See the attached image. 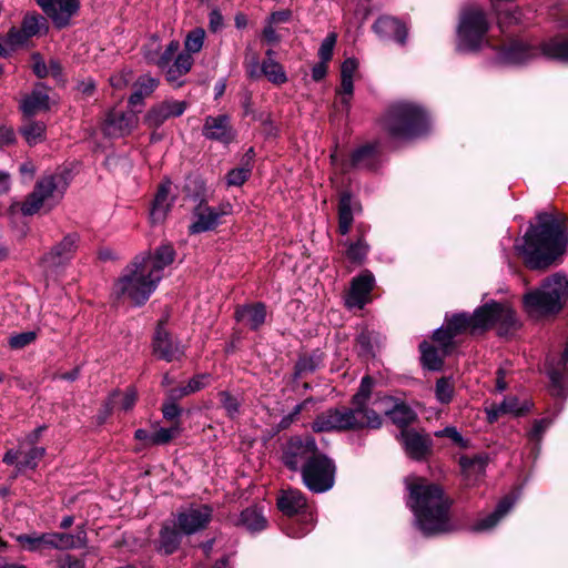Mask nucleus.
Segmentation results:
<instances>
[{
  "label": "nucleus",
  "instance_id": "obj_1",
  "mask_svg": "<svg viewBox=\"0 0 568 568\" xmlns=\"http://www.w3.org/2000/svg\"><path fill=\"white\" fill-rule=\"evenodd\" d=\"M175 258L172 245L163 244L153 252L140 254L128 264L113 285V295L134 306L143 305L164 277Z\"/></svg>",
  "mask_w": 568,
  "mask_h": 568
},
{
  "label": "nucleus",
  "instance_id": "obj_2",
  "mask_svg": "<svg viewBox=\"0 0 568 568\" xmlns=\"http://www.w3.org/2000/svg\"><path fill=\"white\" fill-rule=\"evenodd\" d=\"M538 225L530 226L516 250L530 270H546L565 254L568 236L565 232V217L552 213H539Z\"/></svg>",
  "mask_w": 568,
  "mask_h": 568
},
{
  "label": "nucleus",
  "instance_id": "obj_3",
  "mask_svg": "<svg viewBox=\"0 0 568 568\" xmlns=\"http://www.w3.org/2000/svg\"><path fill=\"white\" fill-rule=\"evenodd\" d=\"M373 389V379L369 376L362 378L358 392L353 397L354 408H331L320 414L312 424L316 433L357 430L365 427L378 428L382 419L375 409L366 407Z\"/></svg>",
  "mask_w": 568,
  "mask_h": 568
},
{
  "label": "nucleus",
  "instance_id": "obj_4",
  "mask_svg": "<svg viewBox=\"0 0 568 568\" xmlns=\"http://www.w3.org/2000/svg\"><path fill=\"white\" fill-rule=\"evenodd\" d=\"M516 316L514 311L505 304L491 302L477 308L473 315L459 313L453 315L446 322V328L455 336L465 332H476L497 326L499 334H507L516 327Z\"/></svg>",
  "mask_w": 568,
  "mask_h": 568
},
{
  "label": "nucleus",
  "instance_id": "obj_5",
  "mask_svg": "<svg viewBox=\"0 0 568 568\" xmlns=\"http://www.w3.org/2000/svg\"><path fill=\"white\" fill-rule=\"evenodd\" d=\"M427 113L413 102L390 105L379 120L382 131L393 140H408L422 134L427 128Z\"/></svg>",
  "mask_w": 568,
  "mask_h": 568
},
{
  "label": "nucleus",
  "instance_id": "obj_6",
  "mask_svg": "<svg viewBox=\"0 0 568 568\" xmlns=\"http://www.w3.org/2000/svg\"><path fill=\"white\" fill-rule=\"evenodd\" d=\"M568 296V280L562 273L545 278L540 287L524 295V304L529 313L556 314L564 307Z\"/></svg>",
  "mask_w": 568,
  "mask_h": 568
},
{
  "label": "nucleus",
  "instance_id": "obj_7",
  "mask_svg": "<svg viewBox=\"0 0 568 568\" xmlns=\"http://www.w3.org/2000/svg\"><path fill=\"white\" fill-rule=\"evenodd\" d=\"M69 183L64 172H53L42 175L33 191L19 204L23 215H33L41 209L50 211L62 199Z\"/></svg>",
  "mask_w": 568,
  "mask_h": 568
},
{
  "label": "nucleus",
  "instance_id": "obj_8",
  "mask_svg": "<svg viewBox=\"0 0 568 568\" xmlns=\"http://www.w3.org/2000/svg\"><path fill=\"white\" fill-rule=\"evenodd\" d=\"M408 507L424 534H437L449 529V499H410Z\"/></svg>",
  "mask_w": 568,
  "mask_h": 568
},
{
  "label": "nucleus",
  "instance_id": "obj_9",
  "mask_svg": "<svg viewBox=\"0 0 568 568\" xmlns=\"http://www.w3.org/2000/svg\"><path fill=\"white\" fill-rule=\"evenodd\" d=\"M487 31L488 22L483 10H465L458 28V48L465 51L479 49L485 42Z\"/></svg>",
  "mask_w": 568,
  "mask_h": 568
},
{
  "label": "nucleus",
  "instance_id": "obj_10",
  "mask_svg": "<svg viewBox=\"0 0 568 568\" xmlns=\"http://www.w3.org/2000/svg\"><path fill=\"white\" fill-rule=\"evenodd\" d=\"M335 464L326 455L321 454L313 458L303 468L302 477L306 487L314 494L329 490L335 483Z\"/></svg>",
  "mask_w": 568,
  "mask_h": 568
},
{
  "label": "nucleus",
  "instance_id": "obj_11",
  "mask_svg": "<svg viewBox=\"0 0 568 568\" xmlns=\"http://www.w3.org/2000/svg\"><path fill=\"white\" fill-rule=\"evenodd\" d=\"M17 542L27 551H43L45 549H71L80 545V538L71 534H21L14 537Z\"/></svg>",
  "mask_w": 568,
  "mask_h": 568
},
{
  "label": "nucleus",
  "instance_id": "obj_12",
  "mask_svg": "<svg viewBox=\"0 0 568 568\" xmlns=\"http://www.w3.org/2000/svg\"><path fill=\"white\" fill-rule=\"evenodd\" d=\"M320 455L313 437H293L283 453V463L292 470L301 469L303 471L306 464Z\"/></svg>",
  "mask_w": 568,
  "mask_h": 568
},
{
  "label": "nucleus",
  "instance_id": "obj_13",
  "mask_svg": "<svg viewBox=\"0 0 568 568\" xmlns=\"http://www.w3.org/2000/svg\"><path fill=\"white\" fill-rule=\"evenodd\" d=\"M78 248V237L67 235L55 244L40 261L45 277L57 275L59 270L68 264Z\"/></svg>",
  "mask_w": 568,
  "mask_h": 568
},
{
  "label": "nucleus",
  "instance_id": "obj_14",
  "mask_svg": "<svg viewBox=\"0 0 568 568\" xmlns=\"http://www.w3.org/2000/svg\"><path fill=\"white\" fill-rule=\"evenodd\" d=\"M232 211L233 206L229 202L212 207L201 201L193 210V222L189 226V232L199 234L214 230L220 224L221 217L230 215Z\"/></svg>",
  "mask_w": 568,
  "mask_h": 568
},
{
  "label": "nucleus",
  "instance_id": "obj_15",
  "mask_svg": "<svg viewBox=\"0 0 568 568\" xmlns=\"http://www.w3.org/2000/svg\"><path fill=\"white\" fill-rule=\"evenodd\" d=\"M45 449L33 444V439L20 442L17 449H9L3 456V463L14 465L18 473L34 469L43 458Z\"/></svg>",
  "mask_w": 568,
  "mask_h": 568
},
{
  "label": "nucleus",
  "instance_id": "obj_16",
  "mask_svg": "<svg viewBox=\"0 0 568 568\" xmlns=\"http://www.w3.org/2000/svg\"><path fill=\"white\" fill-rule=\"evenodd\" d=\"M212 511L207 505H191L176 514L175 526L185 535L195 534L207 527Z\"/></svg>",
  "mask_w": 568,
  "mask_h": 568
},
{
  "label": "nucleus",
  "instance_id": "obj_17",
  "mask_svg": "<svg viewBox=\"0 0 568 568\" xmlns=\"http://www.w3.org/2000/svg\"><path fill=\"white\" fill-rule=\"evenodd\" d=\"M36 2L59 29L68 27L80 9L79 0H36Z\"/></svg>",
  "mask_w": 568,
  "mask_h": 568
},
{
  "label": "nucleus",
  "instance_id": "obj_18",
  "mask_svg": "<svg viewBox=\"0 0 568 568\" xmlns=\"http://www.w3.org/2000/svg\"><path fill=\"white\" fill-rule=\"evenodd\" d=\"M139 123L138 114L132 111L111 110L103 122V131L108 136L120 138L130 134Z\"/></svg>",
  "mask_w": 568,
  "mask_h": 568
},
{
  "label": "nucleus",
  "instance_id": "obj_19",
  "mask_svg": "<svg viewBox=\"0 0 568 568\" xmlns=\"http://www.w3.org/2000/svg\"><path fill=\"white\" fill-rule=\"evenodd\" d=\"M186 106L185 101L165 100L148 111L144 123L149 128H159L169 119L182 115Z\"/></svg>",
  "mask_w": 568,
  "mask_h": 568
},
{
  "label": "nucleus",
  "instance_id": "obj_20",
  "mask_svg": "<svg viewBox=\"0 0 568 568\" xmlns=\"http://www.w3.org/2000/svg\"><path fill=\"white\" fill-rule=\"evenodd\" d=\"M375 278L369 271H364L358 276L354 277L351 285V291L346 298L348 307L363 308L369 302L371 292L374 287Z\"/></svg>",
  "mask_w": 568,
  "mask_h": 568
},
{
  "label": "nucleus",
  "instance_id": "obj_21",
  "mask_svg": "<svg viewBox=\"0 0 568 568\" xmlns=\"http://www.w3.org/2000/svg\"><path fill=\"white\" fill-rule=\"evenodd\" d=\"M154 352L166 362L179 361L184 355V347L162 327L159 326L154 336Z\"/></svg>",
  "mask_w": 568,
  "mask_h": 568
},
{
  "label": "nucleus",
  "instance_id": "obj_22",
  "mask_svg": "<svg viewBox=\"0 0 568 568\" xmlns=\"http://www.w3.org/2000/svg\"><path fill=\"white\" fill-rule=\"evenodd\" d=\"M175 196L172 195V183L170 180L163 181L158 189L151 210V220L154 223L162 222L174 202Z\"/></svg>",
  "mask_w": 568,
  "mask_h": 568
},
{
  "label": "nucleus",
  "instance_id": "obj_23",
  "mask_svg": "<svg viewBox=\"0 0 568 568\" xmlns=\"http://www.w3.org/2000/svg\"><path fill=\"white\" fill-rule=\"evenodd\" d=\"M373 28L382 39L394 40L399 43L405 42L407 36L406 27L393 17L378 18Z\"/></svg>",
  "mask_w": 568,
  "mask_h": 568
},
{
  "label": "nucleus",
  "instance_id": "obj_24",
  "mask_svg": "<svg viewBox=\"0 0 568 568\" xmlns=\"http://www.w3.org/2000/svg\"><path fill=\"white\" fill-rule=\"evenodd\" d=\"M203 134L207 139L230 142L233 139L232 128L227 115L207 116L203 126Z\"/></svg>",
  "mask_w": 568,
  "mask_h": 568
},
{
  "label": "nucleus",
  "instance_id": "obj_25",
  "mask_svg": "<svg viewBox=\"0 0 568 568\" xmlns=\"http://www.w3.org/2000/svg\"><path fill=\"white\" fill-rule=\"evenodd\" d=\"M20 109L27 116L49 110L48 90L43 85H37L30 94L22 99Z\"/></svg>",
  "mask_w": 568,
  "mask_h": 568
},
{
  "label": "nucleus",
  "instance_id": "obj_26",
  "mask_svg": "<svg viewBox=\"0 0 568 568\" xmlns=\"http://www.w3.org/2000/svg\"><path fill=\"white\" fill-rule=\"evenodd\" d=\"M379 160V150L377 143H367L356 149L351 156L347 165L356 169H375Z\"/></svg>",
  "mask_w": 568,
  "mask_h": 568
},
{
  "label": "nucleus",
  "instance_id": "obj_27",
  "mask_svg": "<svg viewBox=\"0 0 568 568\" xmlns=\"http://www.w3.org/2000/svg\"><path fill=\"white\" fill-rule=\"evenodd\" d=\"M266 317L265 306L261 303L239 306L235 311V318L248 326L251 329L261 327Z\"/></svg>",
  "mask_w": 568,
  "mask_h": 568
},
{
  "label": "nucleus",
  "instance_id": "obj_28",
  "mask_svg": "<svg viewBox=\"0 0 568 568\" xmlns=\"http://www.w3.org/2000/svg\"><path fill=\"white\" fill-rule=\"evenodd\" d=\"M405 485L409 493V497H443L442 488L423 477L415 475L407 476L405 478Z\"/></svg>",
  "mask_w": 568,
  "mask_h": 568
},
{
  "label": "nucleus",
  "instance_id": "obj_29",
  "mask_svg": "<svg viewBox=\"0 0 568 568\" xmlns=\"http://www.w3.org/2000/svg\"><path fill=\"white\" fill-rule=\"evenodd\" d=\"M536 55V50L523 42L514 41L503 48L500 60L507 64H521Z\"/></svg>",
  "mask_w": 568,
  "mask_h": 568
},
{
  "label": "nucleus",
  "instance_id": "obj_30",
  "mask_svg": "<svg viewBox=\"0 0 568 568\" xmlns=\"http://www.w3.org/2000/svg\"><path fill=\"white\" fill-rule=\"evenodd\" d=\"M404 445L408 455L422 459L430 452V439L416 432H403Z\"/></svg>",
  "mask_w": 568,
  "mask_h": 568
},
{
  "label": "nucleus",
  "instance_id": "obj_31",
  "mask_svg": "<svg viewBox=\"0 0 568 568\" xmlns=\"http://www.w3.org/2000/svg\"><path fill=\"white\" fill-rule=\"evenodd\" d=\"M487 464V454L464 455L459 458L462 473L469 480L481 476L485 473Z\"/></svg>",
  "mask_w": 568,
  "mask_h": 568
},
{
  "label": "nucleus",
  "instance_id": "obj_32",
  "mask_svg": "<svg viewBox=\"0 0 568 568\" xmlns=\"http://www.w3.org/2000/svg\"><path fill=\"white\" fill-rule=\"evenodd\" d=\"M237 526H243L246 530L251 532L261 531L266 528L267 519L256 507H250L244 509L237 520L234 521Z\"/></svg>",
  "mask_w": 568,
  "mask_h": 568
},
{
  "label": "nucleus",
  "instance_id": "obj_33",
  "mask_svg": "<svg viewBox=\"0 0 568 568\" xmlns=\"http://www.w3.org/2000/svg\"><path fill=\"white\" fill-rule=\"evenodd\" d=\"M514 503L510 499H504L497 508L484 518L478 519L474 526V531H486L494 528L498 521L513 508Z\"/></svg>",
  "mask_w": 568,
  "mask_h": 568
},
{
  "label": "nucleus",
  "instance_id": "obj_34",
  "mask_svg": "<svg viewBox=\"0 0 568 568\" xmlns=\"http://www.w3.org/2000/svg\"><path fill=\"white\" fill-rule=\"evenodd\" d=\"M174 525L164 526L160 532L159 539V550L165 555L173 554L180 546L183 534L180 529Z\"/></svg>",
  "mask_w": 568,
  "mask_h": 568
},
{
  "label": "nucleus",
  "instance_id": "obj_35",
  "mask_svg": "<svg viewBox=\"0 0 568 568\" xmlns=\"http://www.w3.org/2000/svg\"><path fill=\"white\" fill-rule=\"evenodd\" d=\"M158 85V79L152 78L148 74L140 77L134 84V92L131 94L129 99L130 105L135 106L136 104L142 103L143 99L145 97L151 95V93L156 89Z\"/></svg>",
  "mask_w": 568,
  "mask_h": 568
},
{
  "label": "nucleus",
  "instance_id": "obj_36",
  "mask_svg": "<svg viewBox=\"0 0 568 568\" xmlns=\"http://www.w3.org/2000/svg\"><path fill=\"white\" fill-rule=\"evenodd\" d=\"M353 220L352 196L349 193H344L338 203V231L342 235L349 232Z\"/></svg>",
  "mask_w": 568,
  "mask_h": 568
},
{
  "label": "nucleus",
  "instance_id": "obj_37",
  "mask_svg": "<svg viewBox=\"0 0 568 568\" xmlns=\"http://www.w3.org/2000/svg\"><path fill=\"white\" fill-rule=\"evenodd\" d=\"M422 353V362L425 367L430 371H439L443 367L444 357L447 354L442 352V348L437 349L427 342H423L419 345Z\"/></svg>",
  "mask_w": 568,
  "mask_h": 568
},
{
  "label": "nucleus",
  "instance_id": "obj_38",
  "mask_svg": "<svg viewBox=\"0 0 568 568\" xmlns=\"http://www.w3.org/2000/svg\"><path fill=\"white\" fill-rule=\"evenodd\" d=\"M542 53L548 58L568 62V38L557 37L544 43Z\"/></svg>",
  "mask_w": 568,
  "mask_h": 568
},
{
  "label": "nucleus",
  "instance_id": "obj_39",
  "mask_svg": "<svg viewBox=\"0 0 568 568\" xmlns=\"http://www.w3.org/2000/svg\"><path fill=\"white\" fill-rule=\"evenodd\" d=\"M21 28L30 38L48 31L47 20L38 13H27L22 20Z\"/></svg>",
  "mask_w": 568,
  "mask_h": 568
},
{
  "label": "nucleus",
  "instance_id": "obj_40",
  "mask_svg": "<svg viewBox=\"0 0 568 568\" xmlns=\"http://www.w3.org/2000/svg\"><path fill=\"white\" fill-rule=\"evenodd\" d=\"M261 73L274 84H283L287 81L283 67L274 59H265L261 67Z\"/></svg>",
  "mask_w": 568,
  "mask_h": 568
},
{
  "label": "nucleus",
  "instance_id": "obj_41",
  "mask_svg": "<svg viewBox=\"0 0 568 568\" xmlns=\"http://www.w3.org/2000/svg\"><path fill=\"white\" fill-rule=\"evenodd\" d=\"M44 132V123L37 121H29L21 128V134L30 145H36L43 141Z\"/></svg>",
  "mask_w": 568,
  "mask_h": 568
},
{
  "label": "nucleus",
  "instance_id": "obj_42",
  "mask_svg": "<svg viewBox=\"0 0 568 568\" xmlns=\"http://www.w3.org/2000/svg\"><path fill=\"white\" fill-rule=\"evenodd\" d=\"M389 417L393 423L403 427L409 425L415 419L416 415L408 405L397 400Z\"/></svg>",
  "mask_w": 568,
  "mask_h": 568
},
{
  "label": "nucleus",
  "instance_id": "obj_43",
  "mask_svg": "<svg viewBox=\"0 0 568 568\" xmlns=\"http://www.w3.org/2000/svg\"><path fill=\"white\" fill-rule=\"evenodd\" d=\"M547 373L551 383V394L556 397H565L567 395L565 373L552 368L550 364H547Z\"/></svg>",
  "mask_w": 568,
  "mask_h": 568
},
{
  "label": "nucleus",
  "instance_id": "obj_44",
  "mask_svg": "<svg viewBox=\"0 0 568 568\" xmlns=\"http://www.w3.org/2000/svg\"><path fill=\"white\" fill-rule=\"evenodd\" d=\"M205 39V31L202 28L191 30L184 40L185 52L193 54L202 50Z\"/></svg>",
  "mask_w": 568,
  "mask_h": 568
},
{
  "label": "nucleus",
  "instance_id": "obj_45",
  "mask_svg": "<svg viewBox=\"0 0 568 568\" xmlns=\"http://www.w3.org/2000/svg\"><path fill=\"white\" fill-rule=\"evenodd\" d=\"M436 399L442 404H448L454 397V383L448 377H440L435 386Z\"/></svg>",
  "mask_w": 568,
  "mask_h": 568
},
{
  "label": "nucleus",
  "instance_id": "obj_46",
  "mask_svg": "<svg viewBox=\"0 0 568 568\" xmlns=\"http://www.w3.org/2000/svg\"><path fill=\"white\" fill-rule=\"evenodd\" d=\"M322 364V356L320 354L305 355L300 357L295 365L297 376L306 373L314 372Z\"/></svg>",
  "mask_w": 568,
  "mask_h": 568
},
{
  "label": "nucleus",
  "instance_id": "obj_47",
  "mask_svg": "<svg viewBox=\"0 0 568 568\" xmlns=\"http://www.w3.org/2000/svg\"><path fill=\"white\" fill-rule=\"evenodd\" d=\"M368 252V245L363 239H358L355 243H348L346 256L355 263H362Z\"/></svg>",
  "mask_w": 568,
  "mask_h": 568
},
{
  "label": "nucleus",
  "instance_id": "obj_48",
  "mask_svg": "<svg viewBox=\"0 0 568 568\" xmlns=\"http://www.w3.org/2000/svg\"><path fill=\"white\" fill-rule=\"evenodd\" d=\"M37 336H38V334L34 331H28V332L13 334L9 337L8 345L12 349H22V348L27 347L28 345L34 343V341L37 339Z\"/></svg>",
  "mask_w": 568,
  "mask_h": 568
},
{
  "label": "nucleus",
  "instance_id": "obj_49",
  "mask_svg": "<svg viewBox=\"0 0 568 568\" xmlns=\"http://www.w3.org/2000/svg\"><path fill=\"white\" fill-rule=\"evenodd\" d=\"M180 423L176 422L169 428H160L153 433V446L155 445H164L170 443L173 438H175L180 434Z\"/></svg>",
  "mask_w": 568,
  "mask_h": 568
},
{
  "label": "nucleus",
  "instance_id": "obj_50",
  "mask_svg": "<svg viewBox=\"0 0 568 568\" xmlns=\"http://www.w3.org/2000/svg\"><path fill=\"white\" fill-rule=\"evenodd\" d=\"M220 400L222 403L223 408L225 409L227 416L232 419L239 416L240 414V400L232 396L229 392H220L219 393Z\"/></svg>",
  "mask_w": 568,
  "mask_h": 568
},
{
  "label": "nucleus",
  "instance_id": "obj_51",
  "mask_svg": "<svg viewBox=\"0 0 568 568\" xmlns=\"http://www.w3.org/2000/svg\"><path fill=\"white\" fill-rule=\"evenodd\" d=\"M251 175V168L248 165V162L241 166L231 170L227 173L226 181L227 184L231 186H241Z\"/></svg>",
  "mask_w": 568,
  "mask_h": 568
},
{
  "label": "nucleus",
  "instance_id": "obj_52",
  "mask_svg": "<svg viewBox=\"0 0 568 568\" xmlns=\"http://www.w3.org/2000/svg\"><path fill=\"white\" fill-rule=\"evenodd\" d=\"M305 506V499H277L278 510L287 516L300 513Z\"/></svg>",
  "mask_w": 568,
  "mask_h": 568
},
{
  "label": "nucleus",
  "instance_id": "obj_53",
  "mask_svg": "<svg viewBox=\"0 0 568 568\" xmlns=\"http://www.w3.org/2000/svg\"><path fill=\"white\" fill-rule=\"evenodd\" d=\"M433 337L434 341L438 343L439 348H442V352L444 354H448L450 352V349L453 348V339L455 335L449 329H447L446 327L438 328L434 333Z\"/></svg>",
  "mask_w": 568,
  "mask_h": 568
},
{
  "label": "nucleus",
  "instance_id": "obj_54",
  "mask_svg": "<svg viewBox=\"0 0 568 568\" xmlns=\"http://www.w3.org/2000/svg\"><path fill=\"white\" fill-rule=\"evenodd\" d=\"M209 378V375H197L193 377L192 379H190L187 385L183 386L178 390V396L183 397L202 389L207 384Z\"/></svg>",
  "mask_w": 568,
  "mask_h": 568
},
{
  "label": "nucleus",
  "instance_id": "obj_55",
  "mask_svg": "<svg viewBox=\"0 0 568 568\" xmlns=\"http://www.w3.org/2000/svg\"><path fill=\"white\" fill-rule=\"evenodd\" d=\"M120 397L119 402H116L122 410H130L135 405L138 395L134 388H126L124 393H115L113 394V398Z\"/></svg>",
  "mask_w": 568,
  "mask_h": 568
},
{
  "label": "nucleus",
  "instance_id": "obj_56",
  "mask_svg": "<svg viewBox=\"0 0 568 568\" xmlns=\"http://www.w3.org/2000/svg\"><path fill=\"white\" fill-rule=\"evenodd\" d=\"M353 90V79L341 78V87L337 90V94L341 95V103L345 106L347 111L349 109Z\"/></svg>",
  "mask_w": 568,
  "mask_h": 568
},
{
  "label": "nucleus",
  "instance_id": "obj_57",
  "mask_svg": "<svg viewBox=\"0 0 568 568\" xmlns=\"http://www.w3.org/2000/svg\"><path fill=\"white\" fill-rule=\"evenodd\" d=\"M499 409L506 412V414L520 415L527 407L521 405L517 397L509 396L499 404Z\"/></svg>",
  "mask_w": 568,
  "mask_h": 568
},
{
  "label": "nucleus",
  "instance_id": "obj_58",
  "mask_svg": "<svg viewBox=\"0 0 568 568\" xmlns=\"http://www.w3.org/2000/svg\"><path fill=\"white\" fill-rule=\"evenodd\" d=\"M397 403L396 399H394L392 396H387V395H383V396H377L373 403V405L376 407V413L379 415V414H385L387 416L390 415L392 410H393V407L395 406V404Z\"/></svg>",
  "mask_w": 568,
  "mask_h": 568
},
{
  "label": "nucleus",
  "instance_id": "obj_59",
  "mask_svg": "<svg viewBox=\"0 0 568 568\" xmlns=\"http://www.w3.org/2000/svg\"><path fill=\"white\" fill-rule=\"evenodd\" d=\"M336 39L337 37L335 33H329L322 42L318 50V55L323 62H327L331 60L333 55V49L336 43Z\"/></svg>",
  "mask_w": 568,
  "mask_h": 568
},
{
  "label": "nucleus",
  "instance_id": "obj_60",
  "mask_svg": "<svg viewBox=\"0 0 568 568\" xmlns=\"http://www.w3.org/2000/svg\"><path fill=\"white\" fill-rule=\"evenodd\" d=\"M29 40V37L27 34H24V31L22 28L18 29V28H11L7 34V38H6V43L9 44L10 47L14 48V47H19V45H22L24 43H27V41Z\"/></svg>",
  "mask_w": 568,
  "mask_h": 568
},
{
  "label": "nucleus",
  "instance_id": "obj_61",
  "mask_svg": "<svg viewBox=\"0 0 568 568\" xmlns=\"http://www.w3.org/2000/svg\"><path fill=\"white\" fill-rule=\"evenodd\" d=\"M179 49H180L179 41H176V40L171 41L168 44L163 54L156 61L158 67L162 70H165V68L169 65L170 61L172 60V58L174 57V54L178 52Z\"/></svg>",
  "mask_w": 568,
  "mask_h": 568
},
{
  "label": "nucleus",
  "instance_id": "obj_62",
  "mask_svg": "<svg viewBox=\"0 0 568 568\" xmlns=\"http://www.w3.org/2000/svg\"><path fill=\"white\" fill-rule=\"evenodd\" d=\"M193 62L192 54L182 52L178 54L173 65L178 69V74H186L191 70Z\"/></svg>",
  "mask_w": 568,
  "mask_h": 568
},
{
  "label": "nucleus",
  "instance_id": "obj_63",
  "mask_svg": "<svg viewBox=\"0 0 568 568\" xmlns=\"http://www.w3.org/2000/svg\"><path fill=\"white\" fill-rule=\"evenodd\" d=\"M132 80L131 71H122L110 78V84L115 90H122L126 88Z\"/></svg>",
  "mask_w": 568,
  "mask_h": 568
},
{
  "label": "nucleus",
  "instance_id": "obj_64",
  "mask_svg": "<svg viewBox=\"0 0 568 568\" xmlns=\"http://www.w3.org/2000/svg\"><path fill=\"white\" fill-rule=\"evenodd\" d=\"M203 183L197 178H189L183 186V192L185 193V196L187 197H196L200 195V192L195 189H202Z\"/></svg>",
  "mask_w": 568,
  "mask_h": 568
}]
</instances>
